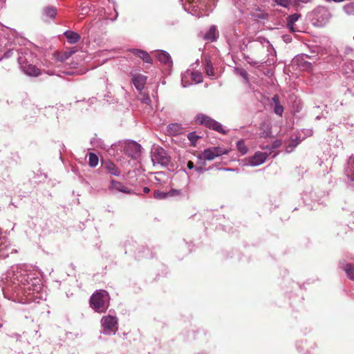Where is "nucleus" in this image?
Wrapping results in <instances>:
<instances>
[{
  "instance_id": "obj_1",
  "label": "nucleus",
  "mask_w": 354,
  "mask_h": 354,
  "mask_svg": "<svg viewBox=\"0 0 354 354\" xmlns=\"http://www.w3.org/2000/svg\"><path fill=\"white\" fill-rule=\"evenodd\" d=\"M16 53L17 61L23 72L29 76L37 77L41 74V70L34 64L35 57L26 48H21L19 50L8 51L6 54L9 56Z\"/></svg>"
},
{
  "instance_id": "obj_2",
  "label": "nucleus",
  "mask_w": 354,
  "mask_h": 354,
  "mask_svg": "<svg viewBox=\"0 0 354 354\" xmlns=\"http://www.w3.org/2000/svg\"><path fill=\"white\" fill-rule=\"evenodd\" d=\"M110 296L104 290H96L89 300L90 306L100 313H105L109 306Z\"/></svg>"
},
{
  "instance_id": "obj_3",
  "label": "nucleus",
  "mask_w": 354,
  "mask_h": 354,
  "mask_svg": "<svg viewBox=\"0 0 354 354\" xmlns=\"http://www.w3.org/2000/svg\"><path fill=\"white\" fill-rule=\"evenodd\" d=\"M196 122L221 134L225 135L227 133V131L223 129L219 122L207 115L203 113L198 114L196 117Z\"/></svg>"
},
{
  "instance_id": "obj_4",
  "label": "nucleus",
  "mask_w": 354,
  "mask_h": 354,
  "mask_svg": "<svg viewBox=\"0 0 354 354\" xmlns=\"http://www.w3.org/2000/svg\"><path fill=\"white\" fill-rule=\"evenodd\" d=\"M228 150L221 147H213L205 149L203 153L198 156V158L205 160H213L216 157L227 154Z\"/></svg>"
},
{
  "instance_id": "obj_5",
  "label": "nucleus",
  "mask_w": 354,
  "mask_h": 354,
  "mask_svg": "<svg viewBox=\"0 0 354 354\" xmlns=\"http://www.w3.org/2000/svg\"><path fill=\"white\" fill-rule=\"evenodd\" d=\"M101 323L104 333L106 335L115 333L118 330V319L114 316L108 315L103 317Z\"/></svg>"
},
{
  "instance_id": "obj_6",
  "label": "nucleus",
  "mask_w": 354,
  "mask_h": 354,
  "mask_svg": "<svg viewBox=\"0 0 354 354\" xmlns=\"http://www.w3.org/2000/svg\"><path fill=\"white\" fill-rule=\"evenodd\" d=\"M152 160L153 162L166 165L169 162L170 158L163 149H158L153 153Z\"/></svg>"
},
{
  "instance_id": "obj_7",
  "label": "nucleus",
  "mask_w": 354,
  "mask_h": 354,
  "mask_svg": "<svg viewBox=\"0 0 354 354\" xmlns=\"http://www.w3.org/2000/svg\"><path fill=\"white\" fill-rule=\"evenodd\" d=\"M268 156V155L267 153L257 151L253 156L250 158L249 162L252 166H258L263 164L267 159Z\"/></svg>"
},
{
  "instance_id": "obj_8",
  "label": "nucleus",
  "mask_w": 354,
  "mask_h": 354,
  "mask_svg": "<svg viewBox=\"0 0 354 354\" xmlns=\"http://www.w3.org/2000/svg\"><path fill=\"white\" fill-rule=\"evenodd\" d=\"M109 189L111 192L118 191L126 194L131 193V190L127 187L124 186L122 183L115 180H111Z\"/></svg>"
},
{
  "instance_id": "obj_9",
  "label": "nucleus",
  "mask_w": 354,
  "mask_h": 354,
  "mask_svg": "<svg viewBox=\"0 0 354 354\" xmlns=\"http://www.w3.org/2000/svg\"><path fill=\"white\" fill-rule=\"evenodd\" d=\"M130 51L136 57L140 58L143 62L148 64H152L153 59L150 55L145 50L133 48Z\"/></svg>"
},
{
  "instance_id": "obj_10",
  "label": "nucleus",
  "mask_w": 354,
  "mask_h": 354,
  "mask_svg": "<svg viewBox=\"0 0 354 354\" xmlns=\"http://www.w3.org/2000/svg\"><path fill=\"white\" fill-rule=\"evenodd\" d=\"M102 167L111 175L119 176L121 174L119 168L110 160L103 162Z\"/></svg>"
},
{
  "instance_id": "obj_11",
  "label": "nucleus",
  "mask_w": 354,
  "mask_h": 354,
  "mask_svg": "<svg viewBox=\"0 0 354 354\" xmlns=\"http://www.w3.org/2000/svg\"><path fill=\"white\" fill-rule=\"evenodd\" d=\"M132 81L135 87L138 91H141L144 88L146 84L147 77L143 75L138 74L133 77Z\"/></svg>"
},
{
  "instance_id": "obj_12",
  "label": "nucleus",
  "mask_w": 354,
  "mask_h": 354,
  "mask_svg": "<svg viewBox=\"0 0 354 354\" xmlns=\"http://www.w3.org/2000/svg\"><path fill=\"white\" fill-rule=\"evenodd\" d=\"M167 133L171 136H177L183 133L184 130L180 124L177 123H172L167 127Z\"/></svg>"
},
{
  "instance_id": "obj_13",
  "label": "nucleus",
  "mask_w": 354,
  "mask_h": 354,
  "mask_svg": "<svg viewBox=\"0 0 354 354\" xmlns=\"http://www.w3.org/2000/svg\"><path fill=\"white\" fill-rule=\"evenodd\" d=\"M77 50L76 47H73L72 48L66 50L63 53H58L56 59L58 61L64 62L68 59L72 55L76 53Z\"/></svg>"
},
{
  "instance_id": "obj_14",
  "label": "nucleus",
  "mask_w": 354,
  "mask_h": 354,
  "mask_svg": "<svg viewBox=\"0 0 354 354\" xmlns=\"http://www.w3.org/2000/svg\"><path fill=\"white\" fill-rule=\"evenodd\" d=\"M64 36L67 39L68 41L72 44L77 43L80 39V35L71 30L66 31L64 32Z\"/></svg>"
},
{
  "instance_id": "obj_15",
  "label": "nucleus",
  "mask_w": 354,
  "mask_h": 354,
  "mask_svg": "<svg viewBox=\"0 0 354 354\" xmlns=\"http://www.w3.org/2000/svg\"><path fill=\"white\" fill-rule=\"evenodd\" d=\"M218 35V32L215 26L209 28V30L204 35V39L206 40L215 41Z\"/></svg>"
},
{
  "instance_id": "obj_16",
  "label": "nucleus",
  "mask_w": 354,
  "mask_h": 354,
  "mask_svg": "<svg viewBox=\"0 0 354 354\" xmlns=\"http://www.w3.org/2000/svg\"><path fill=\"white\" fill-rule=\"evenodd\" d=\"M156 57H157L158 61H160V62H162L165 64H169L170 62H171V57H170L169 53L165 51H163V50L158 51L156 54Z\"/></svg>"
},
{
  "instance_id": "obj_17",
  "label": "nucleus",
  "mask_w": 354,
  "mask_h": 354,
  "mask_svg": "<svg viewBox=\"0 0 354 354\" xmlns=\"http://www.w3.org/2000/svg\"><path fill=\"white\" fill-rule=\"evenodd\" d=\"M204 65L207 75L209 77H214L215 75L214 69L209 57H205Z\"/></svg>"
},
{
  "instance_id": "obj_18",
  "label": "nucleus",
  "mask_w": 354,
  "mask_h": 354,
  "mask_svg": "<svg viewBox=\"0 0 354 354\" xmlns=\"http://www.w3.org/2000/svg\"><path fill=\"white\" fill-rule=\"evenodd\" d=\"M300 17L301 15L299 14L295 13L287 17V26L291 30V32L296 31L295 28H294V24Z\"/></svg>"
},
{
  "instance_id": "obj_19",
  "label": "nucleus",
  "mask_w": 354,
  "mask_h": 354,
  "mask_svg": "<svg viewBox=\"0 0 354 354\" xmlns=\"http://www.w3.org/2000/svg\"><path fill=\"white\" fill-rule=\"evenodd\" d=\"M343 270L346 272L347 277L351 280H354V266L351 263H346Z\"/></svg>"
},
{
  "instance_id": "obj_20",
  "label": "nucleus",
  "mask_w": 354,
  "mask_h": 354,
  "mask_svg": "<svg viewBox=\"0 0 354 354\" xmlns=\"http://www.w3.org/2000/svg\"><path fill=\"white\" fill-rule=\"evenodd\" d=\"M44 15L46 18L55 19L57 15V10L54 7H46L44 10Z\"/></svg>"
},
{
  "instance_id": "obj_21",
  "label": "nucleus",
  "mask_w": 354,
  "mask_h": 354,
  "mask_svg": "<svg viewBox=\"0 0 354 354\" xmlns=\"http://www.w3.org/2000/svg\"><path fill=\"white\" fill-rule=\"evenodd\" d=\"M237 150L243 155L248 152V148L243 140H239L236 142Z\"/></svg>"
},
{
  "instance_id": "obj_22",
  "label": "nucleus",
  "mask_w": 354,
  "mask_h": 354,
  "mask_svg": "<svg viewBox=\"0 0 354 354\" xmlns=\"http://www.w3.org/2000/svg\"><path fill=\"white\" fill-rule=\"evenodd\" d=\"M99 162V158L97 155L93 153H89V161L88 165L91 167H95L97 165Z\"/></svg>"
},
{
  "instance_id": "obj_23",
  "label": "nucleus",
  "mask_w": 354,
  "mask_h": 354,
  "mask_svg": "<svg viewBox=\"0 0 354 354\" xmlns=\"http://www.w3.org/2000/svg\"><path fill=\"white\" fill-rule=\"evenodd\" d=\"M188 139L192 143V145L195 146L196 141L200 138L195 132H191L187 136Z\"/></svg>"
},
{
  "instance_id": "obj_24",
  "label": "nucleus",
  "mask_w": 354,
  "mask_h": 354,
  "mask_svg": "<svg viewBox=\"0 0 354 354\" xmlns=\"http://www.w3.org/2000/svg\"><path fill=\"white\" fill-rule=\"evenodd\" d=\"M153 196L157 199H164L169 196V194L167 192H161L159 190H156L153 192Z\"/></svg>"
},
{
  "instance_id": "obj_25",
  "label": "nucleus",
  "mask_w": 354,
  "mask_h": 354,
  "mask_svg": "<svg viewBox=\"0 0 354 354\" xmlns=\"http://www.w3.org/2000/svg\"><path fill=\"white\" fill-rule=\"evenodd\" d=\"M345 169L354 170V155L350 157Z\"/></svg>"
},
{
  "instance_id": "obj_26",
  "label": "nucleus",
  "mask_w": 354,
  "mask_h": 354,
  "mask_svg": "<svg viewBox=\"0 0 354 354\" xmlns=\"http://www.w3.org/2000/svg\"><path fill=\"white\" fill-rule=\"evenodd\" d=\"M274 111L276 114L281 116L283 112V107L280 104L274 105Z\"/></svg>"
},
{
  "instance_id": "obj_27",
  "label": "nucleus",
  "mask_w": 354,
  "mask_h": 354,
  "mask_svg": "<svg viewBox=\"0 0 354 354\" xmlns=\"http://www.w3.org/2000/svg\"><path fill=\"white\" fill-rule=\"evenodd\" d=\"M345 174L351 181L354 182V170L345 169Z\"/></svg>"
},
{
  "instance_id": "obj_28",
  "label": "nucleus",
  "mask_w": 354,
  "mask_h": 354,
  "mask_svg": "<svg viewBox=\"0 0 354 354\" xmlns=\"http://www.w3.org/2000/svg\"><path fill=\"white\" fill-rule=\"evenodd\" d=\"M274 1L277 5L285 7V8L288 7L289 5V0H274Z\"/></svg>"
},
{
  "instance_id": "obj_29",
  "label": "nucleus",
  "mask_w": 354,
  "mask_h": 354,
  "mask_svg": "<svg viewBox=\"0 0 354 354\" xmlns=\"http://www.w3.org/2000/svg\"><path fill=\"white\" fill-rule=\"evenodd\" d=\"M140 100L143 104H149L151 103V99L148 95H143Z\"/></svg>"
},
{
  "instance_id": "obj_30",
  "label": "nucleus",
  "mask_w": 354,
  "mask_h": 354,
  "mask_svg": "<svg viewBox=\"0 0 354 354\" xmlns=\"http://www.w3.org/2000/svg\"><path fill=\"white\" fill-rule=\"evenodd\" d=\"M167 194H169V196H178L180 194V192L177 189H172L169 192H167Z\"/></svg>"
},
{
  "instance_id": "obj_31",
  "label": "nucleus",
  "mask_w": 354,
  "mask_h": 354,
  "mask_svg": "<svg viewBox=\"0 0 354 354\" xmlns=\"http://www.w3.org/2000/svg\"><path fill=\"white\" fill-rule=\"evenodd\" d=\"M6 243V237H1L0 238V250H3L4 248H6L7 245L3 246Z\"/></svg>"
},
{
  "instance_id": "obj_32",
  "label": "nucleus",
  "mask_w": 354,
  "mask_h": 354,
  "mask_svg": "<svg viewBox=\"0 0 354 354\" xmlns=\"http://www.w3.org/2000/svg\"><path fill=\"white\" fill-rule=\"evenodd\" d=\"M272 102H274V105L280 104L279 97L278 95H275L272 97Z\"/></svg>"
},
{
  "instance_id": "obj_33",
  "label": "nucleus",
  "mask_w": 354,
  "mask_h": 354,
  "mask_svg": "<svg viewBox=\"0 0 354 354\" xmlns=\"http://www.w3.org/2000/svg\"><path fill=\"white\" fill-rule=\"evenodd\" d=\"M187 168L189 169H192L194 167V162L191 160H189L188 162H187Z\"/></svg>"
},
{
  "instance_id": "obj_34",
  "label": "nucleus",
  "mask_w": 354,
  "mask_h": 354,
  "mask_svg": "<svg viewBox=\"0 0 354 354\" xmlns=\"http://www.w3.org/2000/svg\"><path fill=\"white\" fill-rule=\"evenodd\" d=\"M143 191H144L145 193H149L150 189H149V187H145L144 189H143Z\"/></svg>"
},
{
  "instance_id": "obj_35",
  "label": "nucleus",
  "mask_w": 354,
  "mask_h": 354,
  "mask_svg": "<svg viewBox=\"0 0 354 354\" xmlns=\"http://www.w3.org/2000/svg\"><path fill=\"white\" fill-rule=\"evenodd\" d=\"M304 64H306V66H307L308 67H309V68H310V67H311V64H310V63L307 62H304Z\"/></svg>"
},
{
  "instance_id": "obj_36",
  "label": "nucleus",
  "mask_w": 354,
  "mask_h": 354,
  "mask_svg": "<svg viewBox=\"0 0 354 354\" xmlns=\"http://www.w3.org/2000/svg\"><path fill=\"white\" fill-rule=\"evenodd\" d=\"M196 170L198 171H201L203 170V169L201 167H196Z\"/></svg>"
}]
</instances>
